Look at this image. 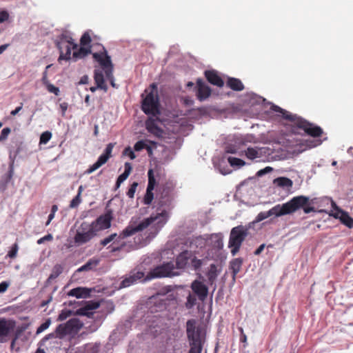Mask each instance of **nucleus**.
I'll return each mask as SVG.
<instances>
[{
	"label": "nucleus",
	"mask_w": 353,
	"mask_h": 353,
	"mask_svg": "<svg viewBox=\"0 0 353 353\" xmlns=\"http://www.w3.org/2000/svg\"><path fill=\"white\" fill-rule=\"evenodd\" d=\"M150 86L151 91L143 99L141 109L146 114L157 116L160 113L157 86L155 83H152Z\"/></svg>",
	"instance_id": "nucleus-6"
},
{
	"label": "nucleus",
	"mask_w": 353,
	"mask_h": 353,
	"mask_svg": "<svg viewBox=\"0 0 353 353\" xmlns=\"http://www.w3.org/2000/svg\"><path fill=\"white\" fill-rule=\"evenodd\" d=\"M277 111L282 113L283 117L284 119L289 120L290 121H294V124L296 125V121L297 120L298 118H296L295 115L290 114L289 112L285 111L279 107H277Z\"/></svg>",
	"instance_id": "nucleus-40"
},
{
	"label": "nucleus",
	"mask_w": 353,
	"mask_h": 353,
	"mask_svg": "<svg viewBox=\"0 0 353 353\" xmlns=\"http://www.w3.org/2000/svg\"><path fill=\"white\" fill-rule=\"evenodd\" d=\"M153 189H146V192L143 198V203L145 205H150L154 199Z\"/></svg>",
	"instance_id": "nucleus-39"
},
{
	"label": "nucleus",
	"mask_w": 353,
	"mask_h": 353,
	"mask_svg": "<svg viewBox=\"0 0 353 353\" xmlns=\"http://www.w3.org/2000/svg\"><path fill=\"white\" fill-rule=\"evenodd\" d=\"M270 216V214H269V211L267 212H261L258 214V215L256 217V222H260L267 218Z\"/></svg>",
	"instance_id": "nucleus-53"
},
{
	"label": "nucleus",
	"mask_w": 353,
	"mask_h": 353,
	"mask_svg": "<svg viewBox=\"0 0 353 353\" xmlns=\"http://www.w3.org/2000/svg\"><path fill=\"white\" fill-rule=\"evenodd\" d=\"M146 147V144L145 143L144 141L143 140H141V141H137L134 145V150L136 151H141L142 150L143 148H145Z\"/></svg>",
	"instance_id": "nucleus-55"
},
{
	"label": "nucleus",
	"mask_w": 353,
	"mask_h": 353,
	"mask_svg": "<svg viewBox=\"0 0 353 353\" xmlns=\"http://www.w3.org/2000/svg\"><path fill=\"white\" fill-rule=\"evenodd\" d=\"M101 165H99L97 162L96 161L94 164H92L90 168L85 171V174H91L95 170H97L98 168H99Z\"/></svg>",
	"instance_id": "nucleus-59"
},
{
	"label": "nucleus",
	"mask_w": 353,
	"mask_h": 353,
	"mask_svg": "<svg viewBox=\"0 0 353 353\" xmlns=\"http://www.w3.org/2000/svg\"><path fill=\"white\" fill-rule=\"evenodd\" d=\"M91 42V38L90 34L88 32H85L80 40V43L81 46H88Z\"/></svg>",
	"instance_id": "nucleus-49"
},
{
	"label": "nucleus",
	"mask_w": 353,
	"mask_h": 353,
	"mask_svg": "<svg viewBox=\"0 0 353 353\" xmlns=\"http://www.w3.org/2000/svg\"><path fill=\"white\" fill-rule=\"evenodd\" d=\"M199 247L198 237L188 238L185 243L184 252L191 257V264L193 269L196 271L199 268V259H197L196 254Z\"/></svg>",
	"instance_id": "nucleus-13"
},
{
	"label": "nucleus",
	"mask_w": 353,
	"mask_h": 353,
	"mask_svg": "<svg viewBox=\"0 0 353 353\" xmlns=\"http://www.w3.org/2000/svg\"><path fill=\"white\" fill-rule=\"evenodd\" d=\"M97 235V229H94L90 223L83 221L77 229L74 242L77 246L82 245L90 241Z\"/></svg>",
	"instance_id": "nucleus-8"
},
{
	"label": "nucleus",
	"mask_w": 353,
	"mask_h": 353,
	"mask_svg": "<svg viewBox=\"0 0 353 353\" xmlns=\"http://www.w3.org/2000/svg\"><path fill=\"white\" fill-rule=\"evenodd\" d=\"M148 188L150 189H154V187L156 185V180L154 174V170L152 169H150L148 172Z\"/></svg>",
	"instance_id": "nucleus-38"
},
{
	"label": "nucleus",
	"mask_w": 353,
	"mask_h": 353,
	"mask_svg": "<svg viewBox=\"0 0 353 353\" xmlns=\"http://www.w3.org/2000/svg\"><path fill=\"white\" fill-rule=\"evenodd\" d=\"M248 235V229L240 225L233 228L230 234L228 247L231 248V254L235 256L239 251L242 243Z\"/></svg>",
	"instance_id": "nucleus-7"
},
{
	"label": "nucleus",
	"mask_w": 353,
	"mask_h": 353,
	"mask_svg": "<svg viewBox=\"0 0 353 353\" xmlns=\"http://www.w3.org/2000/svg\"><path fill=\"white\" fill-rule=\"evenodd\" d=\"M97 229V233L102 230L108 229L111 225V218L108 215H101L90 223Z\"/></svg>",
	"instance_id": "nucleus-19"
},
{
	"label": "nucleus",
	"mask_w": 353,
	"mask_h": 353,
	"mask_svg": "<svg viewBox=\"0 0 353 353\" xmlns=\"http://www.w3.org/2000/svg\"><path fill=\"white\" fill-rule=\"evenodd\" d=\"M218 274L219 272L217 270L216 265L215 264H211L206 275L208 278L207 283L209 285H213V290H215L216 289V285L214 283L218 276Z\"/></svg>",
	"instance_id": "nucleus-25"
},
{
	"label": "nucleus",
	"mask_w": 353,
	"mask_h": 353,
	"mask_svg": "<svg viewBox=\"0 0 353 353\" xmlns=\"http://www.w3.org/2000/svg\"><path fill=\"white\" fill-rule=\"evenodd\" d=\"M11 130L10 128H4L1 132V136L3 137L4 140H6L8 138V136L10 133Z\"/></svg>",
	"instance_id": "nucleus-63"
},
{
	"label": "nucleus",
	"mask_w": 353,
	"mask_h": 353,
	"mask_svg": "<svg viewBox=\"0 0 353 353\" xmlns=\"http://www.w3.org/2000/svg\"><path fill=\"white\" fill-rule=\"evenodd\" d=\"M296 126L303 130L307 135L314 138V139H307L305 141V145L310 148L317 147L322 143L323 141L319 138L323 134V130L320 126L302 118L297 119Z\"/></svg>",
	"instance_id": "nucleus-2"
},
{
	"label": "nucleus",
	"mask_w": 353,
	"mask_h": 353,
	"mask_svg": "<svg viewBox=\"0 0 353 353\" xmlns=\"http://www.w3.org/2000/svg\"><path fill=\"white\" fill-rule=\"evenodd\" d=\"M14 323L6 319H0V343H3L14 329Z\"/></svg>",
	"instance_id": "nucleus-18"
},
{
	"label": "nucleus",
	"mask_w": 353,
	"mask_h": 353,
	"mask_svg": "<svg viewBox=\"0 0 353 353\" xmlns=\"http://www.w3.org/2000/svg\"><path fill=\"white\" fill-rule=\"evenodd\" d=\"M332 206L334 209L330 215L334 217L335 219H339L341 223L345 225L349 228H353V218H352L347 212H345L340 209L336 204L335 202L332 201Z\"/></svg>",
	"instance_id": "nucleus-16"
},
{
	"label": "nucleus",
	"mask_w": 353,
	"mask_h": 353,
	"mask_svg": "<svg viewBox=\"0 0 353 353\" xmlns=\"http://www.w3.org/2000/svg\"><path fill=\"white\" fill-rule=\"evenodd\" d=\"M191 266V257L183 251L177 256L176 260V270L180 272V270L184 269L186 266Z\"/></svg>",
	"instance_id": "nucleus-22"
},
{
	"label": "nucleus",
	"mask_w": 353,
	"mask_h": 353,
	"mask_svg": "<svg viewBox=\"0 0 353 353\" xmlns=\"http://www.w3.org/2000/svg\"><path fill=\"white\" fill-rule=\"evenodd\" d=\"M56 46L59 50L60 55L58 61H69L71 59V49H77L78 45L74 42L71 33L68 31L63 32L56 39Z\"/></svg>",
	"instance_id": "nucleus-3"
},
{
	"label": "nucleus",
	"mask_w": 353,
	"mask_h": 353,
	"mask_svg": "<svg viewBox=\"0 0 353 353\" xmlns=\"http://www.w3.org/2000/svg\"><path fill=\"white\" fill-rule=\"evenodd\" d=\"M19 250V247L17 243H14L12 245V248L9 250L7 256L11 259H14L17 256V252Z\"/></svg>",
	"instance_id": "nucleus-47"
},
{
	"label": "nucleus",
	"mask_w": 353,
	"mask_h": 353,
	"mask_svg": "<svg viewBox=\"0 0 353 353\" xmlns=\"http://www.w3.org/2000/svg\"><path fill=\"white\" fill-rule=\"evenodd\" d=\"M152 259H153L152 256H143L142 258V262H141L142 265L143 266V265H149L150 263V262L152 261Z\"/></svg>",
	"instance_id": "nucleus-62"
},
{
	"label": "nucleus",
	"mask_w": 353,
	"mask_h": 353,
	"mask_svg": "<svg viewBox=\"0 0 353 353\" xmlns=\"http://www.w3.org/2000/svg\"><path fill=\"white\" fill-rule=\"evenodd\" d=\"M226 84L228 87L234 91H241L244 89V85L241 81L236 78H228Z\"/></svg>",
	"instance_id": "nucleus-28"
},
{
	"label": "nucleus",
	"mask_w": 353,
	"mask_h": 353,
	"mask_svg": "<svg viewBox=\"0 0 353 353\" xmlns=\"http://www.w3.org/2000/svg\"><path fill=\"white\" fill-rule=\"evenodd\" d=\"M50 67V65H47L46 68V70L43 73V77H42L41 81H42L43 84L45 85H46L47 84H48L50 83L48 79V77H47V70Z\"/></svg>",
	"instance_id": "nucleus-61"
},
{
	"label": "nucleus",
	"mask_w": 353,
	"mask_h": 353,
	"mask_svg": "<svg viewBox=\"0 0 353 353\" xmlns=\"http://www.w3.org/2000/svg\"><path fill=\"white\" fill-rule=\"evenodd\" d=\"M99 263V261L96 259H91L88 260L83 265L87 271L91 270L95 268Z\"/></svg>",
	"instance_id": "nucleus-41"
},
{
	"label": "nucleus",
	"mask_w": 353,
	"mask_h": 353,
	"mask_svg": "<svg viewBox=\"0 0 353 353\" xmlns=\"http://www.w3.org/2000/svg\"><path fill=\"white\" fill-rule=\"evenodd\" d=\"M83 323L77 318H72L68 321L65 323L59 324L55 332L57 336L61 339L68 334H75L82 327Z\"/></svg>",
	"instance_id": "nucleus-10"
},
{
	"label": "nucleus",
	"mask_w": 353,
	"mask_h": 353,
	"mask_svg": "<svg viewBox=\"0 0 353 353\" xmlns=\"http://www.w3.org/2000/svg\"><path fill=\"white\" fill-rule=\"evenodd\" d=\"M211 89L200 79V101L205 99L211 94Z\"/></svg>",
	"instance_id": "nucleus-31"
},
{
	"label": "nucleus",
	"mask_w": 353,
	"mask_h": 353,
	"mask_svg": "<svg viewBox=\"0 0 353 353\" xmlns=\"http://www.w3.org/2000/svg\"><path fill=\"white\" fill-rule=\"evenodd\" d=\"M144 272L141 270H134L127 275L120 283V288H128L137 283L144 277Z\"/></svg>",
	"instance_id": "nucleus-17"
},
{
	"label": "nucleus",
	"mask_w": 353,
	"mask_h": 353,
	"mask_svg": "<svg viewBox=\"0 0 353 353\" xmlns=\"http://www.w3.org/2000/svg\"><path fill=\"white\" fill-rule=\"evenodd\" d=\"M177 275H179V272L176 270L174 263L170 261L155 267L150 272L148 277L149 279L172 277Z\"/></svg>",
	"instance_id": "nucleus-11"
},
{
	"label": "nucleus",
	"mask_w": 353,
	"mask_h": 353,
	"mask_svg": "<svg viewBox=\"0 0 353 353\" xmlns=\"http://www.w3.org/2000/svg\"><path fill=\"white\" fill-rule=\"evenodd\" d=\"M243 265V259L241 258H236L230 262V269L232 270V279L235 281L236 274L240 272Z\"/></svg>",
	"instance_id": "nucleus-27"
},
{
	"label": "nucleus",
	"mask_w": 353,
	"mask_h": 353,
	"mask_svg": "<svg viewBox=\"0 0 353 353\" xmlns=\"http://www.w3.org/2000/svg\"><path fill=\"white\" fill-rule=\"evenodd\" d=\"M91 292V288L78 287L70 290L68 294L70 296H74L77 299H81L90 296Z\"/></svg>",
	"instance_id": "nucleus-24"
},
{
	"label": "nucleus",
	"mask_w": 353,
	"mask_h": 353,
	"mask_svg": "<svg viewBox=\"0 0 353 353\" xmlns=\"http://www.w3.org/2000/svg\"><path fill=\"white\" fill-rule=\"evenodd\" d=\"M109 158H110V157H108V156H106V154H101L99 157V158H98V159H97V163H98L99 165H101H101H103V164H105V163L108 161V160L109 159Z\"/></svg>",
	"instance_id": "nucleus-56"
},
{
	"label": "nucleus",
	"mask_w": 353,
	"mask_h": 353,
	"mask_svg": "<svg viewBox=\"0 0 353 353\" xmlns=\"http://www.w3.org/2000/svg\"><path fill=\"white\" fill-rule=\"evenodd\" d=\"M239 330L241 333L239 340L241 343H244V347H245L247 345V336L244 333L243 329L242 327H239Z\"/></svg>",
	"instance_id": "nucleus-58"
},
{
	"label": "nucleus",
	"mask_w": 353,
	"mask_h": 353,
	"mask_svg": "<svg viewBox=\"0 0 353 353\" xmlns=\"http://www.w3.org/2000/svg\"><path fill=\"white\" fill-rule=\"evenodd\" d=\"M103 52L93 53V58L99 62L101 66V70L105 72V76H112V72H113V65L111 61L110 57L108 54L106 50L103 48Z\"/></svg>",
	"instance_id": "nucleus-14"
},
{
	"label": "nucleus",
	"mask_w": 353,
	"mask_h": 353,
	"mask_svg": "<svg viewBox=\"0 0 353 353\" xmlns=\"http://www.w3.org/2000/svg\"><path fill=\"white\" fill-rule=\"evenodd\" d=\"M204 241V245L210 249L221 250L223 246L221 234H212L210 235L200 236V245Z\"/></svg>",
	"instance_id": "nucleus-15"
},
{
	"label": "nucleus",
	"mask_w": 353,
	"mask_h": 353,
	"mask_svg": "<svg viewBox=\"0 0 353 353\" xmlns=\"http://www.w3.org/2000/svg\"><path fill=\"white\" fill-rule=\"evenodd\" d=\"M181 297L179 303L184 305L187 310H191L197 304L199 298V278L196 279L191 284L190 288L181 287Z\"/></svg>",
	"instance_id": "nucleus-5"
},
{
	"label": "nucleus",
	"mask_w": 353,
	"mask_h": 353,
	"mask_svg": "<svg viewBox=\"0 0 353 353\" xmlns=\"http://www.w3.org/2000/svg\"><path fill=\"white\" fill-rule=\"evenodd\" d=\"M46 87L49 92L53 93L57 96L59 94L60 90L58 87L54 86V85L51 84L50 83L47 84L46 85Z\"/></svg>",
	"instance_id": "nucleus-51"
},
{
	"label": "nucleus",
	"mask_w": 353,
	"mask_h": 353,
	"mask_svg": "<svg viewBox=\"0 0 353 353\" xmlns=\"http://www.w3.org/2000/svg\"><path fill=\"white\" fill-rule=\"evenodd\" d=\"M123 153L124 155L128 156L130 158V159H132V160H133L136 158V155H135L134 151L132 150V148L130 146L125 148L124 149Z\"/></svg>",
	"instance_id": "nucleus-54"
},
{
	"label": "nucleus",
	"mask_w": 353,
	"mask_h": 353,
	"mask_svg": "<svg viewBox=\"0 0 353 353\" xmlns=\"http://www.w3.org/2000/svg\"><path fill=\"white\" fill-rule=\"evenodd\" d=\"M158 199V205L160 208H163L160 212H158L155 215L152 214L139 223H132L131 221L130 224L120 232L119 234L114 233L109 235L101 240V244L105 246L110 242L119 243L121 241L134 235L138 232L143 231L146 228H148V231H150V239H153L169 219V210L172 201V198L168 192H163Z\"/></svg>",
	"instance_id": "nucleus-1"
},
{
	"label": "nucleus",
	"mask_w": 353,
	"mask_h": 353,
	"mask_svg": "<svg viewBox=\"0 0 353 353\" xmlns=\"http://www.w3.org/2000/svg\"><path fill=\"white\" fill-rule=\"evenodd\" d=\"M124 166H125L124 172L121 174H120L117 179V181H119V182H121V183H123L124 181H125L127 179V178L129 176L130 172L132 170V166L130 163L126 162L125 163Z\"/></svg>",
	"instance_id": "nucleus-33"
},
{
	"label": "nucleus",
	"mask_w": 353,
	"mask_h": 353,
	"mask_svg": "<svg viewBox=\"0 0 353 353\" xmlns=\"http://www.w3.org/2000/svg\"><path fill=\"white\" fill-rule=\"evenodd\" d=\"M302 196L307 199V201H306L305 204H304L302 206H301L300 208H303V212L305 214H308V213H310L312 212H315L314 208L312 207V206H310V199H309V197L303 196V195H302Z\"/></svg>",
	"instance_id": "nucleus-45"
},
{
	"label": "nucleus",
	"mask_w": 353,
	"mask_h": 353,
	"mask_svg": "<svg viewBox=\"0 0 353 353\" xmlns=\"http://www.w3.org/2000/svg\"><path fill=\"white\" fill-rule=\"evenodd\" d=\"M81 202V196H79V194H77L74 198L70 201V207L71 208H77Z\"/></svg>",
	"instance_id": "nucleus-52"
},
{
	"label": "nucleus",
	"mask_w": 353,
	"mask_h": 353,
	"mask_svg": "<svg viewBox=\"0 0 353 353\" xmlns=\"http://www.w3.org/2000/svg\"><path fill=\"white\" fill-rule=\"evenodd\" d=\"M274 184L281 188H291L293 182L289 178L281 176L274 180Z\"/></svg>",
	"instance_id": "nucleus-30"
},
{
	"label": "nucleus",
	"mask_w": 353,
	"mask_h": 353,
	"mask_svg": "<svg viewBox=\"0 0 353 353\" xmlns=\"http://www.w3.org/2000/svg\"><path fill=\"white\" fill-rule=\"evenodd\" d=\"M72 314V312L68 310H63L58 316V321H62L69 317Z\"/></svg>",
	"instance_id": "nucleus-50"
},
{
	"label": "nucleus",
	"mask_w": 353,
	"mask_h": 353,
	"mask_svg": "<svg viewBox=\"0 0 353 353\" xmlns=\"http://www.w3.org/2000/svg\"><path fill=\"white\" fill-rule=\"evenodd\" d=\"M94 79L97 85V88L103 90L104 92L108 90V86L105 83L103 72L102 70L100 69L94 70Z\"/></svg>",
	"instance_id": "nucleus-26"
},
{
	"label": "nucleus",
	"mask_w": 353,
	"mask_h": 353,
	"mask_svg": "<svg viewBox=\"0 0 353 353\" xmlns=\"http://www.w3.org/2000/svg\"><path fill=\"white\" fill-rule=\"evenodd\" d=\"M91 53L90 47H86L81 46L77 50L74 51L72 56L73 58L77 60L78 59H82L86 57L88 54Z\"/></svg>",
	"instance_id": "nucleus-29"
},
{
	"label": "nucleus",
	"mask_w": 353,
	"mask_h": 353,
	"mask_svg": "<svg viewBox=\"0 0 353 353\" xmlns=\"http://www.w3.org/2000/svg\"><path fill=\"white\" fill-rule=\"evenodd\" d=\"M205 77L208 81L214 85L221 88L224 85L223 80L216 70H206L205 72Z\"/></svg>",
	"instance_id": "nucleus-21"
},
{
	"label": "nucleus",
	"mask_w": 353,
	"mask_h": 353,
	"mask_svg": "<svg viewBox=\"0 0 353 353\" xmlns=\"http://www.w3.org/2000/svg\"><path fill=\"white\" fill-rule=\"evenodd\" d=\"M137 186H138V183H137V182H133L131 184L130 187L129 188V189L126 193L127 196L129 198L132 199L134 197Z\"/></svg>",
	"instance_id": "nucleus-48"
},
{
	"label": "nucleus",
	"mask_w": 353,
	"mask_h": 353,
	"mask_svg": "<svg viewBox=\"0 0 353 353\" xmlns=\"http://www.w3.org/2000/svg\"><path fill=\"white\" fill-rule=\"evenodd\" d=\"M245 154L248 159L251 160L260 157L259 150L254 148H248L245 151Z\"/></svg>",
	"instance_id": "nucleus-35"
},
{
	"label": "nucleus",
	"mask_w": 353,
	"mask_h": 353,
	"mask_svg": "<svg viewBox=\"0 0 353 353\" xmlns=\"http://www.w3.org/2000/svg\"><path fill=\"white\" fill-rule=\"evenodd\" d=\"M150 231L145 237L142 236H137L134 238L133 241H125L124 240L121 241L120 243H117V246L112 247V252H117L123 250L126 252H129L132 250H137L147 245L152 239H150Z\"/></svg>",
	"instance_id": "nucleus-9"
},
{
	"label": "nucleus",
	"mask_w": 353,
	"mask_h": 353,
	"mask_svg": "<svg viewBox=\"0 0 353 353\" xmlns=\"http://www.w3.org/2000/svg\"><path fill=\"white\" fill-rule=\"evenodd\" d=\"M9 14L6 11L0 12V23H3L8 19Z\"/></svg>",
	"instance_id": "nucleus-64"
},
{
	"label": "nucleus",
	"mask_w": 353,
	"mask_h": 353,
	"mask_svg": "<svg viewBox=\"0 0 353 353\" xmlns=\"http://www.w3.org/2000/svg\"><path fill=\"white\" fill-rule=\"evenodd\" d=\"M113 147L114 144H108L103 154H106V156H108V157H110Z\"/></svg>",
	"instance_id": "nucleus-60"
},
{
	"label": "nucleus",
	"mask_w": 353,
	"mask_h": 353,
	"mask_svg": "<svg viewBox=\"0 0 353 353\" xmlns=\"http://www.w3.org/2000/svg\"><path fill=\"white\" fill-rule=\"evenodd\" d=\"M99 307V303L97 301H90L87 303L83 307L79 308L77 310V314L80 316H86L91 317L93 314V310Z\"/></svg>",
	"instance_id": "nucleus-20"
},
{
	"label": "nucleus",
	"mask_w": 353,
	"mask_h": 353,
	"mask_svg": "<svg viewBox=\"0 0 353 353\" xmlns=\"http://www.w3.org/2000/svg\"><path fill=\"white\" fill-rule=\"evenodd\" d=\"M228 161L232 167H242L245 164V162L239 158L230 157L228 158Z\"/></svg>",
	"instance_id": "nucleus-37"
},
{
	"label": "nucleus",
	"mask_w": 353,
	"mask_h": 353,
	"mask_svg": "<svg viewBox=\"0 0 353 353\" xmlns=\"http://www.w3.org/2000/svg\"><path fill=\"white\" fill-rule=\"evenodd\" d=\"M307 199L303 196H296L293 197L289 201L283 205H276L269 211L270 216H281L286 214H290L300 209L301 206L305 204Z\"/></svg>",
	"instance_id": "nucleus-4"
},
{
	"label": "nucleus",
	"mask_w": 353,
	"mask_h": 353,
	"mask_svg": "<svg viewBox=\"0 0 353 353\" xmlns=\"http://www.w3.org/2000/svg\"><path fill=\"white\" fill-rule=\"evenodd\" d=\"M52 137V133L49 131H46L41 134L40 144H46Z\"/></svg>",
	"instance_id": "nucleus-46"
},
{
	"label": "nucleus",
	"mask_w": 353,
	"mask_h": 353,
	"mask_svg": "<svg viewBox=\"0 0 353 353\" xmlns=\"http://www.w3.org/2000/svg\"><path fill=\"white\" fill-rule=\"evenodd\" d=\"M63 272V267L61 265H56L54 266L52 273L49 276L47 283H49L51 280L57 278Z\"/></svg>",
	"instance_id": "nucleus-34"
},
{
	"label": "nucleus",
	"mask_w": 353,
	"mask_h": 353,
	"mask_svg": "<svg viewBox=\"0 0 353 353\" xmlns=\"http://www.w3.org/2000/svg\"><path fill=\"white\" fill-rule=\"evenodd\" d=\"M180 103H181L185 108H190L193 105L194 101L191 97H180Z\"/></svg>",
	"instance_id": "nucleus-42"
},
{
	"label": "nucleus",
	"mask_w": 353,
	"mask_h": 353,
	"mask_svg": "<svg viewBox=\"0 0 353 353\" xmlns=\"http://www.w3.org/2000/svg\"><path fill=\"white\" fill-rule=\"evenodd\" d=\"M197 227V223L196 221L189 220L185 222V225L183 227V232L186 233L187 234H190L193 232Z\"/></svg>",
	"instance_id": "nucleus-32"
},
{
	"label": "nucleus",
	"mask_w": 353,
	"mask_h": 353,
	"mask_svg": "<svg viewBox=\"0 0 353 353\" xmlns=\"http://www.w3.org/2000/svg\"><path fill=\"white\" fill-rule=\"evenodd\" d=\"M100 347V343H88L85 345V353H98Z\"/></svg>",
	"instance_id": "nucleus-36"
},
{
	"label": "nucleus",
	"mask_w": 353,
	"mask_h": 353,
	"mask_svg": "<svg viewBox=\"0 0 353 353\" xmlns=\"http://www.w3.org/2000/svg\"><path fill=\"white\" fill-rule=\"evenodd\" d=\"M51 324V319L50 318L47 319L45 322H43L39 327H38L36 334H39L46 330H47Z\"/></svg>",
	"instance_id": "nucleus-43"
},
{
	"label": "nucleus",
	"mask_w": 353,
	"mask_h": 353,
	"mask_svg": "<svg viewBox=\"0 0 353 353\" xmlns=\"http://www.w3.org/2000/svg\"><path fill=\"white\" fill-rule=\"evenodd\" d=\"M208 288L200 281V301H203L208 296Z\"/></svg>",
	"instance_id": "nucleus-44"
},
{
	"label": "nucleus",
	"mask_w": 353,
	"mask_h": 353,
	"mask_svg": "<svg viewBox=\"0 0 353 353\" xmlns=\"http://www.w3.org/2000/svg\"><path fill=\"white\" fill-rule=\"evenodd\" d=\"M196 324L194 319L188 320L186 323V332L191 347L189 353H199V327Z\"/></svg>",
	"instance_id": "nucleus-12"
},
{
	"label": "nucleus",
	"mask_w": 353,
	"mask_h": 353,
	"mask_svg": "<svg viewBox=\"0 0 353 353\" xmlns=\"http://www.w3.org/2000/svg\"><path fill=\"white\" fill-rule=\"evenodd\" d=\"M53 239V236L51 234H48L41 238H40L39 239L37 240V244L40 245V244H42L45 241H52Z\"/></svg>",
	"instance_id": "nucleus-57"
},
{
	"label": "nucleus",
	"mask_w": 353,
	"mask_h": 353,
	"mask_svg": "<svg viewBox=\"0 0 353 353\" xmlns=\"http://www.w3.org/2000/svg\"><path fill=\"white\" fill-rule=\"evenodd\" d=\"M146 129L150 133L157 137H161L163 134L162 129L158 125V121L153 118H149L145 122Z\"/></svg>",
	"instance_id": "nucleus-23"
}]
</instances>
